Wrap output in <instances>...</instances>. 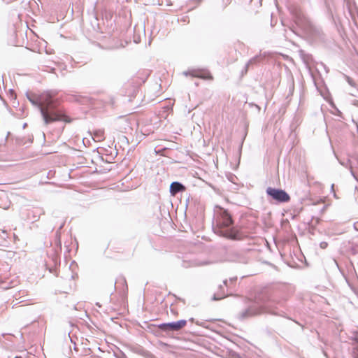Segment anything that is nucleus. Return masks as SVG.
Masks as SVG:
<instances>
[{
  "label": "nucleus",
  "instance_id": "5",
  "mask_svg": "<svg viewBox=\"0 0 358 358\" xmlns=\"http://www.w3.org/2000/svg\"><path fill=\"white\" fill-rule=\"evenodd\" d=\"M266 192L268 196L279 203H287L290 200L289 195L281 189L268 187Z\"/></svg>",
  "mask_w": 358,
  "mask_h": 358
},
{
  "label": "nucleus",
  "instance_id": "1",
  "mask_svg": "<svg viewBox=\"0 0 358 358\" xmlns=\"http://www.w3.org/2000/svg\"><path fill=\"white\" fill-rule=\"evenodd\" d=\"M27 96L29 101L39 109L45 124L57 121L71 122V118L57 108L52 97L49 94H42L39 97L29 94Z\"/></svg>",
  "mask_w": 358,
  "mask_h": 358
},
{
  "label": "nucleus",
  "instance_id": "19",
  "mask_svg": "<svg viewBox=\"0 0 358 358\" xmlns=\"http://www.w3.org/2000/svg\"><path fill=\"white\" fill-rule=\"evenodd\" d=\"M191 322H193L194 321V319L193 318H190L189 320Z\"/></svg>",
  "mask_w": 358,
  "mask_h": 358
},
{
  "label": "nucleus",
  "instance_id": "8",
  "mask_svg": "<svg viewBox=\"0 0 358 358\" xmlns=\"http://www.w3.org/2000/svg\"><path fill=\"white\" fill-rule=\"evenodd\" d=\"M185 190V187L179 182H173L170 185V193L171 195L175 196L179 192Z\"/></svg>",
  "mask_w": 358,
  "mask_h": 358
},
{
  "label": "nucleus",
  "instance_id": "2",
  "mask_svg": "<svg viewBox=\"0 0 358 358\" xmlns=\"http://www.w3.org/2000/svg\"><path fill=\"white\" fill-rule=\"evenodd\" d=\"M284 301L271 299L266 295H259L255 301L248 308L238 314L240 320H244L262 313H270L275 315H282L280 312L276 310L278 307H282Z\"/></svg>",
  "mask_w": 358,
  "mask_h": 358
},
{
  "label": "nucleus",
  "instance_id": "9",
  "mask_svg": "<svg viewBox=\"0 0 358 358\" xmlns=\"http://www.w3.org/2000/svg\"><path fill=\"white\" fill-rule=\"evenodd\" d=\"M224 285H220L218 291L213 294V300H220L229 295L228 292H225Z\"/></svg>",
  "mask_w": 358,
  "mask_h": 358
},
{
  "label": "nucleus",
  "instance_id": "17",
  "mask_svg": "<svg viewBox=\"0 0 358 358\" xmlns=\"http://www.w3.org/2000/svg\"><path fill=\"white\" fill-rule=\"evenodd\" d=\"M354 227H355L356 230H358V222L355 223Z\"/></svg>",
  "mask_w": 358,
  "mask_h": 358
},
{
  "label": "nucleus",
  "instance_id": "13",
  "mask_svg": "<svg viewBox=\"0 0 358 358\" xmlns=\"http://www.w3.org/2000/svg\"><path fill=\"white\" fill-rule=\"evenodd\" d=\"M237 280V278L235 277V278H231L229 279V280L228 281L227 280H225L223 281V284L224 286H226V287L227 289L230 288V285L231 284H233L234 282H235Z\"/></svg>",
  "mask_w": 358,
  "mask_h": 358
},
{
  "label": "nucleus",
  "instance_id": "4",
  "mask_svg": "<svg viewBox=\"0 0 358 358\" xmlns=\"http://www.w3.org/2000/svg\"><path fill=\"white\" fill-rule=\"evenodd\" d=\"M233 223V220L229 212L224 208H220V215L217 220L216 233L229 239H241V234L238 229L232 227Z\"/></svg>",
  "mask_w": 358,
  "mask_h": 358
},
{
  "label": "nucleus",
  "instance_id": "12",
  "mask_svg": "<svg viewBox=\"0 0 358 358\" xmlns=\"http://www.w3.org/2000/svg\"><path fill=\"white\" fill-rule=\"evenodd\" d=\"M26 293L27 292L23 290V291H20L18 294H15L14 295V297H15V299L16 301H19L18 302H16L15 305L19 303H22V302H24V301H26L27 299H21L22 298L26 296Z\"/></svg>",
  "mask_w": 358,
  "mask_h": 358
},
{
  "label": "nucleus",
  "instance_id": "3",
  "mask_svg": "<svg viewBox=\"0 0 358 358\" xmlns=\"http://www.w3.org/2000/svg\"><path fill=\"white\" fill-rule=\"evenodd\" d=\"M290 12L293 16L295 24L303 32L313 40L320 39L323 34L321 29L316 26L303 13L299 6H292Z\"/></svg>",
  "mask_w": 358,
  "mask_h": 358
},
{
  "label": "nucleus",
  "instance_id": "10",
  "mask_svg": "<svg viewBox=\"0 0 358 358\" xmlns=\"http://www.w3.org/2000/svg\"><path fill=\"white\" fill-rule=\"evenodd\" d=\"M8 278L7 275H5L3 276L0 275V287L1 289H7L14 286V282L12 280L8 282Z\"/></svg>",
  "mask_w": 358,
  "mask_h": 358
},
{
  "label": "nucleus",
  "instance_id": "14",
  "mask_svg": "<svg viewBox=\"0 0 358 358\" xmlns=\"http://www.w3.org/2000/svg\"><path fill=\"white\" fill-rule=\"evenodd\" d=\"M258 60V57H253L251 59H250L248 63L246 64L245 66V72H247L248 71V69L250 65L252 64L253 63L256 62Z\"/></svg>",
  "mask_w": 358,
  "mask_h": 358
},
{
  "label": "nucleus",
  "instance_id": "7",
  "mask_svg": "<svg viewBox=\"0 0 358 358\" xmlns=\"http://www.w3.org/2000/svg\"><path fill=\"white\" fill-rule=\"evenodd\" d=\"M185 75H191L193 77L199 78L205 80H212L213 77L210 72L206 70H192L191 71L185 72Z\"/></svg>",
  "mask_w": 358,
  "mask_h": 358
},
{
  "label": "nucleus",
  "instance_id": "6",
  "mask_svg": "<svg viewBox=\"0 0 358 358\" xmlns=\"http://www.w3.org/2000/svg\"><path fill=\"white\" fill-rule=\"evenodd\" d=\"M187 324V320H180L176 322L160 324L158 327L162 331L169 333L178 331Z\"/></svg>",
  "mask_w": 358,
  "mask_h": 358
},
{
  "label": "nucleus",
  "instance_id": "16",
  "mask_svg": "<svg viewBox=\"0 0 358 358\" xmlns=\"http://www.w3.org/2000/svg\"><path fill=\"white\" fill-rule=\"evenodd\" d=\"M320 245L321 248L325 249L327 247L328 243L327 242L323 241L320 243Z\"/></svg>",
  "mask_w": 358,
  "mask_h": 358
},
{
  "label": "nucleus",
  "instance_id": "18",
  "mask_svg": "<svg viewBox=\"0 0 358 358\" xmlns=\"http://www.w3.org/2000/svg\"><path fill=\"white\" fill-rule=\"evenodd\" d=\"M351 173H352V175L353 176V177H354L355 179H357V178L355 177V173H354V172L352 171V170H351Z\"/></svg>",
  "mask_w": 358,
  "mask_h": 358
},
{
  "label": "nucleus",
  "instance_id": "15",
  "mask_svg": "<svg viewBox=\"0 0 358 358\" xmlns=\"http://www.w3.org/2000/svg\"><path fill=\"white\" fill-rule=\"evenodd\" d=\"M345 78L350 85H351L352 87H355V83L351 78L345 75Z\"/></svg>",
  "mask_w": 358,
  "mask_h": 358
},
{
  "label": "nucleus",
  "instance_id": "11",
  "mask_svg": "<svg viewBox=\"0 0 358 358\" xmlns=\"http://www.w3.org/2000/svg\"><path fill=\"white\" fill-rule=\"evenodd\" d=\"M92 138L96 142H101L104 140V131L101 129H98L94 131Z\"/></svg>",
  "mask_w": 358,
  "mask_h": 358
}]
</instances>
